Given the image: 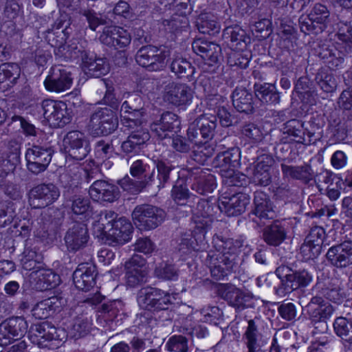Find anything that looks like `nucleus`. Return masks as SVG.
Returning <instances> with one entry per match:
<instances>
[{
  "mask_svg": "<svg viewBox=\"0 0 352 352\" xmlns=\"http://www.w3.org/2000/svg\"><path fill=\"white\" fill-rule=\"evenodd\" d=\"M241 195L237 193L232 195L228 201H223L222 204L224 205L226 212L228 216H236L241 214Z\"/></svg>",
  "mask_w": 352,
  "mask_h": 352,
  "instance_id": "nucleus-59",
  "label": "nucleus"
},
{
  "mask_svg": "<svg viewBox=\"0 0 352 352\" xmlns=\"http://www.w3.org/2000/svg\"><path fill=\"white\" fill-rule=\"evenodd\" d=\"M53 153L50 146L33 145L25 153L28 169L35 175L45 171L52 160Z\"/></svg>",
  "mask_w": 352,
  "mask_h": 352,
  "instance_id": "nucleus-7",
  "label": "nucleus"
},
{
  "mask_svg": "<svg viewBox=\"0 0 352 352\" xmlns=\"http://www.w3.org/2000/svg\"><path fill=\"white\" fill-rule=\"evenodd\" d=\"M285 238V228L278 221L267 226L264 230L263 239L268 245L278 246Z\"/></svg>",
  "mask_w": 352,
  "mask_h": 352,
  "instance_id": "nucleus-42",
  "label": "nucleus"
},
{
  "mask_svg": "<svg viewBox=\"0 0 352 352\" xmlns=\"http://www.w3.org/2000/svg\"><path fill=\"white\" fill-rule=\"evenodd\" d=\"M89 238L87 226L83 223L76 222L68 229L64 240L68 251L76 252L85 246Z\"/></svg>",
  "mask_w": 352,
  "mask_h": 352,
  "instance_id": "nucleus-19",
  "label": "nucleus"
},
{
  "mask_svg": "<svg viewBox=\"0 0 352 352\" xmlns=\"http://www.w3.org/2000/svg\"><path fill=\"white\" fill-rule=\"evenodd\" d=\"M324 236L325 232L323 228L320 226H314L310 230L305 240L307 243H311L314 245H316V246H320V250H322Z\"/></svg>",
  "mask_w": 352,
  "mask_h": 352,
  "instance_id": "nucleus-61",
  "label": "nucleus"
},
{
  "mask_svg": "<svg viewBox=\"0 0 352 352\" xmlns=\"http://www.w3.org/2000/svg\"><path fill=\"white\" fill-rule=\"evenodd\" d=\"M166 347L173 352H188L189 349L187 338L181 335L170 337L166 343Z\"/></svg>",
  "mask_w": 352,
  "mask_h": 352,
  "instance_id": "nucleus-55",
  "label": "nucleus"
},
{
  "mask_svg": "<svg viewBox=\"0 0 352 352\" xmlns=\"http://www.w3.org/2000/svg\"><path fill=\"white\" fill-rule=\"evenodd\" d=\"M120 185L124 190L131 194H137L149 186V184L147 179L135 181L129 177H125L120 181Z\"/></svg>",
  "mask_w": 352,
  "mask_h": 352,
  "instance_id": "nucleus-53",
  "label": "nucleus"
},
{
  "mask_svg": "<svg viewBox=\"0 0 352 352\" xmlns=\"http://www.w3.org/2000/svg\"><path fill=\"white\" fill-rule=\"evenodd\" d=\"M8 175L9 173H6L2 169V172L0 173V188L10 198L14 200L18 199L21 197V192L17 185L6 179V176Z\"/></svg>",
  "mask_w": 352,
  "mask_h": 352,
  "instance_id": "nucleus-50",
  "label": "nucleus"
},
{
  "mask_svg": "<svg viewBox=\"0 0 352 352\" xmlns=\"http://www.w3.org/2000/svg\"><path fill=\"white\" fill-rule=\"evenodd\" d=\"M67 207L70 208L74 214L81 216V218H87L92 213V207L89 199L81 195L73 196L69 200Z\"/></svg>",
  "mask_w": 352,
  "mask_h": 352,
  "instance_id": "nucleus-41",
  "label": "nucleus"
},
{
  "mask_svg": "<svg viewBox=\"0 0 352 352\" xmlns=\"http://www.w3.org/2000/svg\"><path fill=\"white\" fill-rule=\"evenodd\" d=\"M63 148L67 157L78 161L84 160L91 151L86 135L79 131H71L65 135Z\"/></svg>",
  "mask_w": 352,
  "mask_h": 352,
  "instance_id": "nucleus-6",
  "label": "nucleus"
},
{
  "mask_svg": "<svg viewBox=\"0 0 352 352\" xmlns=\"http://www.w3.org/2000/svg\"><path fill=\"white\" fill-rule=\"evenodd\" d=\"M65 332L57 329L48 322L35 324L30 335V340L40 348L49 347L48 342L52 340H63Z\"/></svg>",
  "mask_w": 352,
  "mask_h": 352,
  "instance_id": "nucleus-11",
  "label": "nucleus"
},
{
  "mask_svg": "<svg viewBox=\"0 0 352 352\" xmlns=\"http://www.w3.org/2000/svg\"><path fill=\"white\" fill-rule=\"evenodd\" d=\"M242 28L239 25L226 28L225 34L230 38L229 46L232 51L228 58V62L231 66H240L241 64L242 48Z\"/></svg>",
  "mask_w": 352,
  "mask_h": 352,
  "instance_id": "nucleus-28",
  "label": "nucleus"
},
{
  "mask_svg": "<svg viewBox=\"0 0 352 352\" xmlns=\"http://www.w3.org/2000/svg\"><path fill=\"white\" fill-rule=\"evenodd\" d=\"M217 126L216 118L202 116L190 124V133H192L195 128H198L201 136L204 139L212 138Z\"/></svg>",
  "mask_w": 352,
  "mask_h": 352,
  "instance_id": "nucleus-38",
  "label": "nucleus"
},
{
  "mask_svg": "<svg viewBox=\"0 0 352 352\" xmlns=\"http://www.w3.org/2000/svg\"><path fill=\"white\" fill-rule=\"evenodd\" d=\"M117 216L118 214L112 210L101 211L94 224V228L100 232V235L106 236L109 229L110 230L113 223L116 221Z\"/></svg>",
  "mask_w": 352,
  "mask_h": 352,
  "instance_id": "nucleus-44",
  "label": "nucleus"
},
{
  "mask_svg": "<svg viewBox=\"0 0 352 352\" xmlns=\"http://www.w3.org/2000/svg\"><path fill=\"white\" fill-rule=\"evenodd\" d=\"M170 70L179 78H184L188 81L192 80L195 68L186 59L182 56H177L173 58L170 66Z\"/></svg>",
  "mask_w": 352,
  "mask_h": 352,
  "instance_id": "nucleus-37",
  "label": "nucleus"
},
{
  "mask_svg": "<svg viewBox=\"0 0 352 352\" xmlns=\"http://www.w3.org/2000/svg\"><path fill=\"white\" fill-rule=\"evenodd\" d=\"M278 312L280 317L287 321L294 320L297 316L296 307L292 302H283L280 305Z\"/></svg>",
  "mask_w": 352,
  "mask_h": 352,
  "instance_id": "nucleus-64",
  "label": "nucleus"
},
{
  "mask_svg": "<svg viewBox=\"0 0 352 352\" xmlns=\"http://www.w3.org/2000/svg\"><path fill=\"white\" fill-rule=\"evenodd\" d=\"M120 111L122 125L129 131V135L121 144V150L126 155L137 154L150 139L148 129L144 126L142 117L145 112L142 97L136 93L128 94L122 104Z\"/></svg>",
  "mask_w": 352,
  "mask_h": 352,
  "instance_id": "nucleus-1",
  "label": "nucleus"
},
{
  "mask_svg": "<svg viewBox=\"0 0 352 352\" xmlns=\"http://www.w3.org/2000/svg\"><path fill=\"white\" fill-rule=\"evenodd\" d=\"M284 177L299 180L305 184H308L312 180L314 171L311 165L304 164L302 166H289L285 164L280 165Z\"/></svg>",
  "mask_w": 352,
  "mask_h": 352,
  "instance_id": "nucleus-34",
  "label": "nucleus"
},
{
  "mask_svg": "<svg viewBox=\"0 0 352 352\" xmlns=\"http://www.w3.org/2000/svg\"><path fill=\"white\" fill-rule=\"evenodd\" d=\"M28 323L23 317H12L0 324V345L6 346L27 332Z\"/></svg>",
  "mask_w": 352,
  "mask_h": 352,
  "instance_id": "nucleus-10",
  "label": "nucleus"
},
{
  "mask_svg": "<svg viewBox=\"0 0 352 352\" xmlns=\"http://www.w3.org/2000/svg\"><path fill=\"white\" fill-rule=\"evenodd\" d=\"M211 276L217 280H223L233 267V263L225 254L221 252L208 254Z\"/></svg>",
  "mask_w": 352,
  "mask_h": 352,
  "instance_id": "nucleus-26",
  "label": "nucleus"
},
{
  "mask_svg": "<svg viewBox=\"0 0 352 352\" xmlns=\"http://www.w3.org/2000/svg\"><path fill=\"white\" fill-rule=\"evenodd\" d=\"M167 52L153 45L142 47L136 53V62L150 71H157L162 68L167 57Z\"/></svg>",
  "mask_w": 352,
  "mask_h": 352,
  "instance_id": "nucleus-9",
  "label": "nucleus"
},
{
  "mask_svg": "<svg viewBox=\"0 0 352 352\" xmlns=\"http://www.w3.org/2000/svg\"><path fill=\"white\" fill-rule=\"evenodd\" d=\"M20 150L21 146L19 142L11 140L8 142L6 157L2 162V169L6 173L13 172L16 166L19 164Z\"/></svg>",
  "mask_w": 352,
  "mask_h": 352,
  "instance_id": "nucleus-40",
  "label": "nucleus"
},
{
  "mask_svg": "<svg viewBox=\"0 0 352 352\" xmlns=\"http://www.w3.org/2000/svg\"><path fill=\"white\" fill-rule=\"evenodd\" d=\"M338 27V38L343 42L352 44V23L351 21H340Z\"/></svg>",
  "mask_w": 352,
  "mask_h": 352,
  "instance_id": "nucleus-63",
  "label": "nucleus"
},
{
  "mask_svg": "<svg viewBox=\"0 0 352 352\" xmlns=\"http://www.w3.org/2000/svg\"><path fill=\"white\" fill-rule=\"evenodd\" d=\"M298 25L300 30L305 34L317 35L323 32L318 24H316L310 15H301L298 19Z\"/></svg>",
  "mask_w": 352,
  "mask_h": 352,
  "instance_id": "nucleus-52",
  "label": "nucleus"
},
{
  "mask_svg": "<svg viewBox=\"0 0 352 352\" xmlns=\"http://www.w3.org/2000/svg\"><path fill=\"white\" fill-rule=\"evenodd\" d=\"M85 73L90 76L98 78L109 72V65L103 58H95L93 54L87 52L81 53Z\"/></svg>",
  "mask_w": 352,
  "mask_h": 352,
  "instance_id": "nucleus-32",
  "label": "nucleus"
},
{
  "mask_svg": "<svg viewBox=\"0 0 352 352\" xmlns=\"http://www.w3.org/2000/svg\"><path fill=\"white\" fill-rule=\"evenodd\" d=\"M184 14L185 12H182V14H174L170 19H164L163 25L167 27L166 30L170 32L177 31L179 29L186 27L188 21Z\"/></svg>",
  "mask_w": 352,
  "mask_h": 352,
  "instance_id": "nucleus-58",
  "label": "nucleus"
},
{
  "mask_svg": "<svg viewBox=\"0 0 352 352\" xmlns=\"http://www.w3.org/2000/svg\"><path fill=\"white\" fill-rule=\"evenodd\" d=\"M258 21H256V19H250V23L253 26L252 31H255L261 34L260 36L263 38L267 37L271 32L270 30V21L266 19H258Z\"/></svg>",
  "mask_w": 352,
  "mask_h": 352,
  "instance_id": "nucleus-62",
  "label": "nucleus"
},
{
  "mask_svg": "<svg viewBox=\"0 0 352 352\" xmlns=\"http://www.w3.org/2000/svg\"><path fill=\"white\" fill-rule=\"evenodd\" d=\"M267 162L260 160L256 165L253 167L250 166L246 168L245 175L247 177L252 180L254 183L263 186H266L271 182V176L269 173L270 169V164L269 162H272V159L267 157Z\"/></svg>",
  "mask_w": 352,
  "mask_h": 352,
  "instance_id": "nucleus-30",
  "label": "nucleus"
},
{
  "mask_svg": "<svg viewBox=\"0 0 352 352\" xmlns=\"http://www.w3.org/2000/svg\"><path fill=\"white\" fill-rule=\"evenodd\" d=\"M160 289L157 288L148 287L140 290L138 296L139 305L144 309H154L155 301L160 297Z\"/></svg>",
  "mask_w": 352,
  "mask_h": 352,
  "instance_id": "nucleus-46",
  "label": "nucleus"
},
{
  "mask_svg": "<svg viewBox=\"0 0 352 352\" xmlns=\"http://www.w3.org/2000/svg\"><path fill=\"white\" fill-rule=\"evenodd\" d=\"M153 164H149L146 160H135L131 163L130 173L138 179L148 178L152 171Z\"/></svg>",
  "mask_w": 352,
  "mask_h": 352,
  "instance_id": "nucleus-48",
  "label": "nucleus"
},
{
  "mask_svg": "<svg viewBox=\"0 0 352 352\" xmlns=\"http://www.w3.org/2000/svg\"><path fill=\"white\" fill-rule=\"evenodd\" d=\"M311 280L312 276L307 270H293L288 280H283V285L277 289L276 293L285 296L294 290L308 286Z\"/></svg>",
  "mask_w": 352,
  "mask_h": 352,
  "instance_id": "nucleus-23",
  "label": "nucleus"
},
{
  "mask_svg": "<svg viewBox=\"0 0 352 352\" xmlns=\"http://www.w3.org/2000/svg\"><path fill=\"white\" fill-rule=\"evenodd\" d=\"M215 188L214 177L200 168H196L193 173L191 189L201 195L210 193Z\"/></svg>",
  "mask_w": 352,
  "mask_h": 352,
  "instance_id": "nucleus-33",
  "label": "nucleus"
},
{
  "mask_svg": "<svg viewBox=\"0 0 352 352\" xmlns=\"http://www.w3.org/2000/svg\"><path fill=\"white\" fill-rule=\"evenodd\" d=\"M256 301L254 294L248 289L243 288V318L247 321L248 326L243 336L245 337V344L248 352H260L261 345L258 342L259 332L258 324L260 318L258 316V311L254 308V303Z\"/></svg>",
  "mask_w": 352,
  "mask_h": 352,
  "instance_id": "nucleus-2",
  "label": "nucleus"
},
{
  "mask_svg": "<svg viewBox=\"0 0 352 352\" xmlns=\"http://www.w3.org/2000/svg\"><path fill=\"white\" fill-rule=\"evenodd\" d=\"M199 31L204 34L214 35L219 32L220 25L214 16L209 14H200L197 22Z\"/></svg>",
  "mask_w": 352,
  "mask_h": 352,
  "instance_id": "nucleus-45",
  "label": "nucleus"
},
{
  "mask_svg": "<svg viewBox=\"0 0 352 352\" xmlns=\"http://www.w3.org/2000/svg\"><path fill=\"white\" fill-rule=\"evenodd\" d=\"M96 267L89 263L78 265L73 274V281L76 287L82 291H87L96 283Z\"/></svg>",
  "mask_w": 352,
  "mask_h": 352,
  "instance_id": "nucleus-25",
  "label": "nucleus"
},
{
  "mask_svg": "<svg viewBox=\"0 0 352 352\" xmlns=\"http://www.w3.org/2000/svg\"><path fill=\"white\" fill-rule=\"evenodd\" d=\"M309 14L324 32L330 23V12L327 6L321 3H316Z\"/></svg>",
  "mask_w": 352,
  "mask_h": 352,
  "instance_id": "nucleus-47",
  "label": "nucleus"
},
{
  "mask_svg": "<svg viewBox=\"0 0 352 352\" xmlns=\"http://www.w3.org/2000/svg\"><path fill=\"white\" fill-rule=\"evenodd\" d=\"M41 107L45 119L51 126L63 127L70 122L71 118L65 102L50 99L44 100L41 103Z\"/></svg>",
  "mask_w": 352,
  "mask_h": 352,
  "instance_id": "nucleus-8",
  "label": "nucleus"
},
{
  "mask_svg": "<svg viewBox=\"0 0 352 352\" xmlns=\"http://www.w3.org/2000/svg\"><path fill=\"white\" fill-rule=\"evenodd\" d=\"M333 331L344 342L352 344V323L348 318L337 317L333 323Z\"/></svg>",
  "mask_w": 352,
  "mask_h": 352,
  "instance_id": "nucleus-43",
  "label": "nucleus"
},
{
  "mask_svg": "<svg viewBox=\"0 0 352 352\" xmlns=\"http://www.w3.org/2000/svg\"><path fill=\"white\" fill-rule=\"evenodd\" d=\"M254 92L256 98L263 103L277 104L280 96L276 87L272 84H254Z\"/></svg>",
  "mask_w": 352,
  "mask_h": 352,
  "instance_id": "nucleus-39",
  "label": "nucleus"
},
{
  "mask_svg": "<svg viewBox=\"0 0 352 352\" xmlns=\"http://www.w3.org/2000/svg\"><path fill=\"white\" fill-rule=\"evenodd\" d=\"M59 196L60 190L58 187L52 184H43L30 190L29 201L33 208H41L54 203Z\"/></svg>",
  "mask_w": 352,
  "mask_h": 352,
  "instance_id": "nucleus-13",
  "label": "nucleus"
},
{
  "mask_svg": "<svg viewBox=\"0 0 352 352\" xmlns=\"http://www.w3.org/2000/svg\"><path fill=\"white\" fill-rule=\"evenodd\" d=\"M254 204V209L248 214V218L256 223L258 226H263L265 225V221L274 218L275 212L265 193L256 192Z\"/></svg>",
  "mask_w": 352,
  "mask_h": 352,
  "instance_id": "nucleus-12",
  "label": "nucleus"
},
{
  "mask_svg": "<svg viewBox=\"0 0 352 352\" xmlns=\"http://www.w3.org/2000/svg\"><path fill=\"white\" fill-rule=\"evenodd\" d=\"M156 276L164 280H175L178 276L177 270L175 265L163 263L155 268Z\"/></svg>",
  "mask_w": 352,
  "mask_h": 352,
  "instance_id": "nucleus-60",
  "label": "nucleus"
},
{
  "mask_svg": "<svg viewBox=\"0 0 352 352\" xmlns=\"http://www.w3.org/2000/svg\"><path fill=\"white\" fill-rule=\"evenodd\" d=\"M100 40L107 46L124 49L130 44L131 36L129 32L121 27L109 26L104 28Z\"/></svg>",
  "mask_w": 352,
  "mask_h": 352,
  "instance_id": "nucleus-17",
  "label": "nucleus"
},
{
  "mask_svg": "<svg viewBox=\"0 0 352 352\" xmlns=\"http://www.w3.org/2000/svg\"><path fill=\"white\" fill-rule=\"evenodd\" d=\"M133 226L124 217L119 218L113 223L105 237L118 245H122L131 239Z\"/></svg>",
  "mask_w": 352,
  "mask_h": 352,
  "instance_id": "nucleus-29",
  "label": "nucleus"
},
{
  "mask_svg": "<svg viewBox=\"0 0 352 352\" xmlns=\"http://www.w3.org/2000/svg\"><path fill=\"white\" fill-rule=\"evenodd\" d=\"M302 127L303 123L300 120L292 119L284 124L283 133L294 137L296 142L303 143L305 133Z\"/></svg>",
  "mask_w": 352,
  "mask_h": 352,
  "instance_id": "nucleus-49",
  "label": "nucleus"
},
{
  "mask_svg": "<svg viewBox=\"0 0 352 352\" xmlns=\"http://www.w3.org/2000/svg\"><path fill=\"white\" fill-rule=\"evenodd\" d=\"M118 126V120L113 111L107 107L97 109L91 116L89 124L94 135H107Z\"/></svg>",
  "mask_w": 352,
  "mask_h": 352,
  "instance_id": "nucleus-5",
  "label": "nucleus"
},
{
  "mask_svg": "<svg viewBox=\"0 0 352 352\" xmlns=\"http://www.w3.org/2000/svg\"><path fill=\"white\" fill-rule=\"evenodd\" d=\"M165 217L164 210L149 204L138 205L132 212L134 224L142 230L156 228L163 222Z\"/></svg>",
  "mask_w": 352,
  "mask_h": 352,
  "instance_id": "nucleus-4",
  "label": "nucleus"
},
{
  "mask_svg": "<svg viewBox=\"0 0 352 352\" xmlns=\"http://www.w3.org/2000/svg\"><path fill=\"white\" fill-rule=\"evenodd\" d=\"M326 257L328 262L339 269L346 268L352 265V241L344 242L331 247Z\"/></svg>",
  "mask_w": 352,
  "mask_h": 352,
  "instance_id": "nucleus-15",
  "label": "nucleus"
},
{
  "mask_svg": "<svg viewBox=\"0 0 352 352\" xmlns=\"http://www.w3.org/2000/svg\"><path fill=\"white\" fill-rule=\"evenodd\" d=\"M118 188L107 181L95 180L89 187V193L96 201L113 202L119 197Z\"/></svg>",
  "mask_w": 352,
  "mask_h": 352,
  "instance_id": "nucleus-21",
  "label": "nucleus"
},
{
  "mask_svg": "<svg viewBox=\"0 0 352 352\" xmlns=\"http://www.w3.org/2000/svg\"><path fill=\"white\" fill-rule=\"evenodd\" d=\"M315 80L321 89L326 93L333 92L337 86L336 80L333 76L323 72L317 73Z\"/></svg>",
  "mask_w": 352,
  "mask_h": 352,
  "instance_id": "nucleus-54",
  "label": "nucleus"
},
{
  "mask_svg": "<svg viewBox=\"0 0 352 352\" xmlns=\"http://www.w3.org/2000/svg\"><path fill=\"white\" fill-rule=\"evenodd\" d=\"M240 157L241 152L239 149H232L230 151L218 154L214 159L212 164L214 167L220 168L219 172L222 175L223 169L229 170L239 166Z\"/></svg>",
  "mask_w": 352,
  "mask_h": 352,
  "instance_id": "nucleus-35",
  "label": "nucleus"
},
{
  "mask_svg": "<svg viewBox=\"0 0 352 352\" xmlns=\"http://www.w3.org/2000/svg\"><path fill=\"white\" fill-rule=\"evenodd\" d=\"M114 151L112 144L104 140L96 143L94 152L96 157L100 161H105L113 156Z\"/></svg>",
  "mask_w": 352,
  "mask_h": 352,
  "instance_id": "nucleus-57",
  "label": "nucleus"
},
{
  "mask_svg": "<svg viewBox=\"0 0 352 352\" xmlns=\"http://www.w3.org/2000/svg\"><path fill=\"white\" fill-rule=\"evenodd\" d=\"M38 281L43 283L41 289H49L55 287L59 283V276L50 270L38 271Z\"/></svg>",
  "mask_w": 352,
  "mask_h": 352,
  "instance_id": "nucleus-56",
  "label": "nucleus"
},
{
  "mask_svg": "<svg viewBox=\"0 0 352 352\" xmlns=\"http://www.w3.org/2000/svg\"><path fill=\"white\" fill-rule=\"evenodd\" d=\"M175 168L170 162L157 160L155 164H153L152 171L147 178L149 186H155L159 189L164 188Z\"/></svg>",
  "mask_w": 352,
  "mask_h": 352,
  "instance_id": "nucleus-24",
  "label": "nucleus"
},
{
  "mask_svg": "<svg viewBox=\"0 0 352 352\" xmlns=\"http://www.w3.org/2000/svg\"><path fill=\"white\" fill-rule=\"evenodd\" d=\"M180 124L178 116L170 111L164 112L159 119L151 124V131L160 139H164L178 129Z\"/></svg>",
  "mask_w": 352,
  "mask_h": 352,
  "instance_id": "nucleus-20",
  "label": "nucleus"
},
{
  "mask_svg": "<svg viewBox=\"0 0 352 352\" xmlns=\"http://www.w3.org/2000/svg\"><path fill=\"white\" fill-rule=\"evenodd\" d=\"M45 88L50 92L61 93L70 89L73 83L72 74L59 66L51 68L44 80Z\"/></svg>",
  "mask_w": 352,
  "mask_h": 352,
  "instance_id": "nucleus-14",
  "label": "nucleus"
},
{
  "mask_svg": "<svg viewBox=\"0 0 352 352\" xmlns=\"http://www.w3.org/2000/svg\"><path fill=\"white\" fill-rule=\"evenodd\" d=\"M192 50L204 60L212 65L218 61L221 54V47L212 42L202 38H197L192 43Z\"/></svg>",
  "mask_w": 352,
  "mask_h": 352,
  "instance_id": "nucleus-27",
  "label": "nucleus"
},
{
  "mask_svg": "<svg viewBox=\"0 0 352 352\" xmlns=\"http://www.w3.org/2000/svg\"><path fill=\"white\" fill-rule=\"evenodd\" d=\"M192 98L190 88L185 84L168 83L164 88L163 99L166 102L179 107L188 104Z\"/></svg>",
  "mask_w": 352,
  "mask_h": 352,
  "instance_id": "nucleus-16",
  "label": "nucleus"
},
{
  "mask_svg": "<svg viewBox=\"0 0 352 352\" xmlns=\"http://www.w3.org/2000/svg\"><path fill=\"white\" fill-rule=\"evenodd\" d=\"M60 302L56 296L45 299L36 303L32 309V315L36 319H45L59 308Z\"/></svg>",
  "mask_w": 352,
  "mask_h": 352,
  "instance_id": "nucleus-36",
  "label": "nucleus"
},
{
  "mask_svg": "<svg viewBox=\"0 0 352 352\" xmlns=\"http://www.w3.org/2000/svg\"><path fill=\"white\" fill-rule=\"evenodd\" d=\"M20 76V68L14 63H3L0 65V82H15Z\"/></svg>",
  "mask_w": 352,
  "mask_h": 352,
  "instance_id": "nucleus-51",
  "label": "nucleus"
},
{
  "mask_svg": "<svg viewBox=\"0 0 352 352\" xmlns=\"http://www.w3.org/2000/svg\"><path fill=\"white\" fill-rule=\"evenodd\" d=\"M125 270L126 283L130 287L142 283L147 275L145 261L138 256H134L126 262Z\"/></svg>",
  "mask_w": 352,
  "mask_h": 352,
  "instance_id": "nucleus-22",
  "label": "nucleus"
},
{
  "mask_svg": "<svg viewBox=\"0 0 352 352\" xmlns=\"http://www.w3.org/2000/svg\"><path fill=\"white\" fill-rule=\"evenodd\" d=\"M206 229L201 228L199 232L195 231V234L184 233L182 235L180 243H179V250L184 254H187L191 250L199 251L206 248L205 241Z\"/></svg>",
  "mask_w": 352,
  "mask_h": 352,
  "instance_id": "nucleus-31",
  "label": "nucleus"
},
{
  "mask_svg": "<svg viewBox=\"0 0 352 352\" xmlns=\"http://www.w3.org/2000/svg\"><path fill=\"white\" fill-rule=\"evenodd\" d=\"M100 40L107 46L124 49L130 44L131 36L129 32L121 27L109 26L104 28Z\"/></svg>",
  "mask_w": 352,
  "mask_h": 352,
  "instance_id": "nucleus-18",
  "label": "nucleus"
},
{
  "mask_svg": "<svg viewBox=\"0 0 352 352\" xmlns=\"http://www.w3.org/2000/svg\"><path fill=\"white\" fill-rule=\"evenodd\" d=\"M303 310L314 328L324 332L328 329L327 320L332 317L336 308L322 296L316 295L310 299Z\"/></svg>",
  "mask_w": 352,
  "mask_h": 352,
  "instance_id": "nucleus-3",
  "label": "nucleus"
}]
</instances>
